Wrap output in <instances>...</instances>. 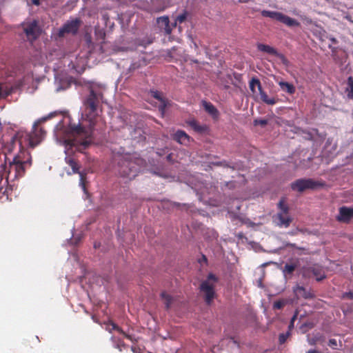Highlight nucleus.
<instances>
[{
    "label": "nucleus",
    "mask_w": 353,
    "mask_h": 353,
    "mask_svg": "<svg viewBox=\"0 0 353 353\" xmlns=\"http://www.w3.org/2000/svg\"><path fill=\"white\" fill-rule=\"evenodd\" d=\"M105 90L104 85L92 83L89 88V93L83 99L81 117L78 123H72L70 117H68L66 123L60 121L54 130L57 142L65 147V162L72 170V172L68 174H79V185L84 192L85 187L83 174L79 171L77 163L70 155L75 151L83 152L93 143L95 132L97 130L96 125L102 112Z\"/></svg>",
    "instance_id": "nucleus-1"
},
{
    "label": "nucleus",
    "mask_w": 353,
    "mask_h": 353,
    "mask_svg": "<svg viewBox=\"0 0 353 353\" xmlns=\"http://www.w3.org/2000/svg\"><path fill=\"white\" fill-rule=\"evenodd\" d=\"M57 114V112H50L47 116L37 120L32 126V132L30 133L25 131L18 132L12 138L13 142H18L20 147L30 146L34 148L44 138L46 132L42 128H39V125L51 119Z\"/></svg>",
    "instance_id": "nucleus-2"
},
{
    "label": "nucleus",
    "mask_w": 353,
    "mask_h": 353,
    "mask_svg": "<svg viewBox=\"0 0 353 353\" xmlns=\"http://www.w3.org/2000/svg\"><path fill=\"white\" fill-rule=\"evenodd\" d=\"M114 161L117 162L119 174L129 179H134L141 170L143 160L136 158L134 155L125 154L115 156Z\"/></svg>",
    "instance_id": "nucleus-3"
},
{
    "label": "nucleus",
    "mask_w": 353,
    "mask_h": 353,
    "mask_svg": "<svg viewBox=\"0 0 353 353\" xmlns=\"http://www.w3.org/2000/svg\"><path fill=\"white\" fill-rule=\"evenodd\" d=\"M30 164L31 159L29 156H28L26 160L21 159L20 156L14 157L12 161L10 162L8 170H4V173L1 175L0 174V192L7 183L8 179L14 180L21 177L25 172L26 167L30 165Z\"/></svg>",
    "instance_id": "nucleus-4"
},
{
    "label": "nucleus",
    "mask_w": 353,
    "mask_h": 353,
    "mask_svg": "<svg viewBox=\"0 0 353 353\" xmlns=\"http://www.w3.org/2000/svg\"><path fill=\"white\" fill-rule=\"evenodd\" d=\"M124 123L129 125V131L130 132L131 138L136 140L137 142H141L145 140V137L143 135V131L141 128H133V126L138 121V116L132 112H128L123 115Z\"/></svg>",
    "instance_id": "nucleus-5"
},
{
    "label": "nucleus",
    "mask_w": 353,
    "mask_h": 353,
    "mask_svg": "<svg viewBox=\"0 0 353 353\" xmlns=\"http://www.w3.org/2000/svg\"><path fill=\"white\" fill-rule=\"evenodd\" d=\"M217 278L213 274H209L206 280L203 281L200 285V291L208 305H210L215 296L214 284Z\"/></svg>",
    "instance_id": "nucleus-6"
},
{
    "label": "nucleus",
    "mask_w": 353,
    "mask_h": 353,
    "mask_svg": "<svg viewBox=\"0 0 353 353\" xmlns=\"http://www.w3.org/2000/svg\"><path fill=\"white\" fill-rule=\"evenodd\" d=\"M261 15L264 17H269L272 19H275L279 22L283 23L288 27H298L300 26V23L282 12L270 11V10H262Z\"/></svg>",
    "instance_id": "nucleus-7"
},
{
    "label": "nucleus",
    "mask_w": 353,
    "mask_h": 353,
    "mask_svg": "<svg viewBox=\"0 0 353 353\" xmlns=\"http://www.w3.org/2000/svg\"><path fill=\"white\" fill-rule=\"evenodd\" d=\"M317 183L310 179H301L295 181L291 184L293 190L303 192L307 189H314Z\"/></svg>",
    "instance_id": "nucleus-8"
},
{
    "label": "nucleus",
    "mask_w": 353,
    "mask_h": 353,
    "mask_svg": "<svg viewBox=\"0 0 353 353\" xmlns=\"http://www.w3.org/2000/svg\"><path fill=\"white\" fill-rule=\"evenodd\" d=\"M80 20L78 19L68 21L59 30V36L63 37L66 33L75 34L79 28Z\"/></svg>",
    "instance_id": "nucleus-9"
},
{
    "label": "nucleus",
    "mask_w": 353,
    "mask_h": 353,
    "mask_svg": "<svg viewBox=\"0 0 353 353\" xmlns=\"http://www.w3.org/2000/svg\"><path fill=\"white\" fill-rule=\"evenodd\" d=\"M87 63V58L84 56L79 55L74 58V60L71 59L68 63V67L77 73H81L83 72Z\"/></svg>",
    "instance_id": "nucleus-10"
},
{
    "label": "nucleus",
    "mask_w": 353,
    "mask_h": 353,
    "mask_svg": "<svg viewBox=\"0 0 353 353\" xmlns=\"http://www.w3.org/2000/svg\"><path fill=\"white\" fill-rule=\"evenodd\" d=\"M23 30L28 39L30 41L35 40L39 35V27L36 21L26 25Z\"/></svg>",
    "instance_id": "nucleus-11"
},
{
    "label": "nucleus",
    "mask_w": 353,
    "mask_h": 353,
    "mask_svg": "<svg viewBox=\"0 0 353 353\" xmlns=\"http://www.w3.org/2000/svg\"><path fill=\"white\" fill-rule=\"evenodd\" d=\"M276 225L280 228H287L292 221V218L289 213H277L274 217Z\"/></svg>",
    "instance_id": "nucleus-12"
},
{
    "label": "nucleus",
    "mask_w": 353,
    "mask_h": 353,
    "mask_svg": "<svg viewBox=\"0 0 353 353\" xmlns=\"http://www.w3.org/2000/svg\"><path fill=\"white\" fill-rule=\"evenodd\" d=\"M336 218L339 221L348 222L350 219H353V208H340L339 213Z\"/></svg>",
    "instance_id": "nucleus-13"
},
{
    "label": "nucleus",
    "mask_w": 353,
    "mask_h": 353,
    "mask_svg": "<svg viewBox=\"0 0 353 353\" xmlns=\"http://www.w3.org/2000/svg\"><path fill=\"white\" fill-rule=\"evenodd\" d=\"M157 23L159 27L164 31V32L169 35L172 33V28L170 24L169 17L168 16H163L157 19Z\"/></svg>",
    "instance_id": "nucleus-14"
},
{
    "label": "nucleus",
    "mask_w": 353,
    "mask_h": 353,
    "mask_svg": "<svg viewBox=\"0 0 353 353\" xmlns=\"http://www.w3.org/2000/svg\"><path fill=\"white\" fill-rule=\"evenodd\" d=\"M151 96L159 101V110L161 114H164L168 101L162 96V93L157 90H150Z\"/></svg>",
    "instance_id": "nucleus-15"
},
{
    "label": "nucleus",
    "mask_w": 353,
    "mask_h": 353,
    "mask_svg": "<svg viewBox=\"0 0 353 353\" xmlns=\"http://www.w3.org/2000/svg\"><path fill=\"white\" fill-rule=\"evenodd\" d=\"M173 139L182 145H187L190 142V137L183 131L179 130L173 134Z\"/></svg>",
    "instance_id": "nucleus-16"
},
{
    "label": "nucleus",
    "mask_w": 353,
    "mask_h": 353,
    "mask_svg": "<svg viewBox=\"0 0 353 353\" xmlns=\"http://www.w3.org/2000/svg\"><path fill=\"white\" fill-rule=\"evenodd\" d=\"M202 105L204 110L213 118L217 119L219 113L216 108L210 102L206 101H202Z\"/></svg>",
    "instance_id": "nucleus-17"
},
{
    "label": "nucleus",
    "mask_w": 353,
    "mask_h": 353,
    "mask_svg": "<svg viewBox=\"0 0 353 353\" xmlns=\"http://www.w3.org/2000/svg\"><path fill=\"white\" fill-rule=\"evenodd\" d=\"M308 270L316 278V281H321L325 277V272L320 266L313 265L310 267Z\"/></svg>",
    "instance_id": "nucleus-18"
},
{
    "label": "nucleus",
    "mask_w": 353,
    "mask_h": 353,
    "mask_svg": "<svg viewBox=\"0 0 353 353\" xmlns=\"http://www.w3.org/2000/svg\"><path fill=\"white\" fill-rule=\"evenodd\" d=\"M278 84L280 86L281 90L288 94H292L296 91L295 87L290 83L280 81L278 82Z\"/></svg>",
    "instance_id": "nucleus-19"
},
{
    "label": "nucleus",
    "mask_w": 353,
    "mask_h": 353,
    "mask_svg": "<svg viewBox=\"0 0 353 353\" xmlns=\"http://www.w3.org/2000/svg\"><path fill=\"white\" fill-rule=\"evenodd\" d=\"M257 49L261 52H263L267 54H272L274 56H276V54H277L278 52V51L274 48L263 43H258Z\"/></svg>",
    "instance_id": "nucleus-20"
},
{
    "label": "nucleus",
    "mask_w": 353,
    "mask_h": 353,
    "mask_svg": "<svg viewBox=\"0 0 353 353\" xmlns=\"http://www.w3.org/2000/svg\"><path fill=\"white\" fill-rule=\"evenodd\" d=\"M189 125L196 132H204L207 130V127L205 125H200L195 120H190L188 122Z\"/></svg>",
    "instance_id": "nucleus-21"
},
{
    "label": "nucleus",
    "mask_w": 353,
    "mask_h": 353,
    "mask_svg": "<svg viewBox=\"0 0 353 353\" xmlns=\"http://www.w3.org/2000/svg\"><path fill=\"white\" fill-rule=\"evenodd\" d=\"M345 93L347 99L353 101V77L347 78Z\"/></svg>",
    "instance_id": "nucleus-22"
},
{
    "label": "nucleus",
    "mask_w": 353,
    "mask_h": 353,
    "mask_svg": "<svg viewBox=\"0 0 353 353\" xmlns=\"http://www.w3.org/2000/svg\"><path fill=\"white\" fill-rule=\"evenodd\" d=\"M295 294L298 296H302L305 299H308L312 296L311 293L306 290L303 286H296L294 290Z\"/></svg>",
    "instance_id": "nucleus-23"
},
{
    "label": "nucleus",
    "mask_w": 353,
    "mask_h": 353,
    "mask_svg": "<svg viewBox=\"0 0 353 353\" xmlns=\"http://www.w3.org/2000/svg\"><path fill=\"white\" fill-rule=\"evenodd\" d=\"M161 297L163 301L166 309L170 308L172 305L173 301H174V298L165 292H162L161 293Z\"/></svg>",
    "instance_id": "nucleus-24"
},
{
    "label": "nucleus",
    "mask_w": 353,
    "mask_h": 353,
    "mask_svg": "<svg viewBox=\"0 0 353 353\" xmlns=\"http://www.w3.org/2000/svg\"><path fill=\"white\" fill-rule=\"evenodd\" d=\"M249 86H250V89L252 93L256 92L255 87H257L259 91L261 90L262 88L261 83L259 79H257L256 77H252L251 79V80L250 81V83H249Z\"/></svg>",
    "instance_id": "nucleus-25"
},
{
    "label": "nucleus",
    "mask_w": 353,
    "mask_h": 353,
    "mask_svg": "<svg viewBox=\"0 0 353 353\" xmlns=\"http://www.w3.org/2000/svg\"><path fill=\"white\" fill-rule=\"evenodd\" d=\"M261 99L268 105H274L276 103V101L273 98H269L267 94L261 88V90L259 91Z\"/></svg>",
    "instance_id": "nucleus-26"
},
{
    "label": "nucleus",
    "mask_w": 353,
    "mask_h": 353,
    "mask_svg": "<svg viewBox=\"0 0 353 353\" xmlns=\"http://www.w3.org/2000/svg\"><path fill=\"white\" fill-rule=\"evenodd\" d=\"M105 330L110 332H111L112 330H117L128 337V335L125 334V333L118 325L112 322L105 323Z\"/></svg>",
    "instance_id": "nucleus-27"
},
{
    "label": "nucleus",
    "mask_w": 353,
    "mask_h": 353,
    "mask_svg": "<svg viewBox=\"0 0 353 353\" xmlns=\"http://www.w3.org/2000/svg\"><path fill=\"white\" fill-rule=\"evenodd\" d=\"M296 268L295 264L286 263L283 268V273L286 276L288 274H291Z\"/></svg>",
    "instance_id": "nucleus-28"
},
{
    "label": "nucleus",
    "mask_w": 353,
    "mask_h": 353,
    "mask_svg": "<svg viewBox=\"0 0 353 353\" xmlns=\"http://www.w3.org/2000/svg\"><path fill=\"white\" fill-rule=\"evenodd\" d=\"M278 208L279 210V212L277 213H289V208L288 205L285 203L283 199H281L278 203Z\"/></svg>",
    "instance_id": "nucleus-29"
},
{
    "label": "nucleus",
    "mask_w": 353,
    "mask_h": 353,
    "mask_svg": "<svg viewBox=\"0 0 353 353\" xmlns=\"http://www.w3.org/2000/svg\"><path fill=\"white\" fill-rule=\"evenodd\" d=\"M291 332L290 330H288L285 333H281L279 334V341L281 344L284 343L288 338L290 336Z\"/></svg>",
    "instance_id": "nucleus-30"
},
{
    "label": "nucleus",
    "mask_w": 353,
    "mask_h": 353,
    "mask_svg": "<svg viewBox=\"0 0 353 353\" xmlns=\"http://www.w3.org/2000/svg\"><path fill=\"white\" fill-rule=\"evenodd\" d=\"M188 17V12L184 11L183 13L178 15L176 18V23H183Z\"/></svg>",
    "instance_id": "nucleus-31"
},
{
    "label": "nucleus",
    "mask_w": 353,
    "mask_h": 353,
    "mask_svg": "<svg viewBox=\"0 0 353 353\" xmlns=\"http://www.w3.org/2000/svg\"><path fill=\"white\" fill-rule=\"evenodd\" d=\"M276 57H277L281 62L285 65L288 66L290 65V61L287 59V58L281 53L277 52V54H276Z\"/></svg>",
    "instance_id": "nucleus-32"
},
{
    "label": "nucleus",
    "mask_w": 353,
    "mask_h": 353,
    "mask_svg": "<svg viewBox=\"0 0 353 353\" xmlns=\"http://www.w3.org/2000/svg\"><path fill=\"white\" fill-rule=\"evenodd\" d=\"M284 304H285L284 301H277L274 303L273 307L274 309L279 310L283 307Z\"/></svg>",
    "instance_id": "nucleus-33"
},
{
    "label": "nucleus",
    "mask_w": 353,
    "mask_h": 353,
    "mask_svg": "<svg viewBox=\"0 0 353 353\" xmlns=\"http://www.w3.org/2000/svg\"><path fill=\"white\" fill-rule=\"evenodd\" d=\"M328 345L334 350L337 349V341L335 339H331L329 340Z\"/></svg>",
    "instance_id": "nucleus-34"
},
{
    "label": "nucleus",
    "mask_w": 353,
    "mask_h": 353,
    "mask_svg": "<svg viewBox=\"0 0 353 353\" xmlns=\"http://www.w3.org/2000/svg\"><path fill=\"white\" fill-rule=\"evenodd\" d=\"M254 123L255 125L265 126L268 123V121L265 119H255Z\"/></svg>",
    "instance_id": "nucleus-35"
},
{
    "label": "nucleus",
    "mask_w": 353,
    "mask_h": 353,
    "mask_svg": "<svg viewBox=\"0 0 353 353\" xmlns=\"http://www.w3.org/2000/svg\"><path fill=\"white\" fill-rule=\"evenodd\" d=\"M297 318V314H294L293 315V316L291 318V320H290V323L288 325V330H290L291 332V330L294 328V321Z\"/></svg>",
    "instance_id": "nucleus-36"
},
{
    "label": "nucleus",
    "mask_w": 353,
    "mask_h": 353,
    "mask_svg": "<svg viewBox=\"0 0 353 353\" xmlns=\"http://www.w3.org/2000/svg\"><path fill=\"white\" fill-rule=\"evenodd\" d=\"M342 298L343 299H348L352 300L353 299V292H346L343 294Z\"/></svg>",
    "instance_id": "nucleus-37"
},
{
    "label": "nucleus",
    "mask_w": 353,
    "mask_h": 353,
    "mask_svg": "<svg viewBox=\"0 0 353 353\" xmlns=\"http://www.w3.org/2000/svg\"><path fill=\"white\" fill-rule=\"evenodd\" d=\"M214 165H221V166H223V167H229V168H232V169H234L235 167L233 165V166H230L228 164V163L226 161H219V162H216L214 163Z\"/></svg>",
    "instance_id": "nucleus-38"
},
{
    "label": "nucleus",
    "mask_w": 353,
    "mask_h": 353,
    "mask_svg": "<svg viewBox=\"0 0 353 353\" xmlns=\"http://www.w3.org/2000/svg\"><path fill=\"white\" fill-rule=\"evenodd\" d=\"M168 152V148H165V149L161 150L160 151H157V154L158 155H159V156H162V155H163V154H166Z\"/></svg>",
    "instance_id": "nucleus-39"
},
{
    "label": "nucleus",
    "mask_w": 353,
    "mask_h": 353,
    "mask_svg": "<svg viewBox=\"0 0 353 353\" xmlns=\"http://www.w3.org/2000/svg\"><path fill=\"white\" fill-rule=\"evenodd\" d=\"M81 241V236H78L75 237L73 240H71L72 243L77 245Z\"/></svg>",
    "instance_id": "nucleus-40"
},
{
    "label": "nucleus",
    "mask_w": 353,
    "mask_h": 353,
    "mask_svg": "<svg viewBox=\"0 0 353 353\" xmlns=\"http://www.w3.org/2000/svg\"><path fill=\"white\" fill-rule=\"evenodd\" d=\"M6 94H8V93L3 90V86L0 85V97H4Z\"/></svg>",
    "instance_id": "nucleus-41"
},
{
    "label": "nucleus",
    "mask_w": 353,
    "mask_h": 353,
    "mask_svg": "<svg viewBox=\"0 0 353 353\" xmlns=\"http://www.w3.org/2000/svg\"><path fill=\"white\" fill-rule=\"evenodd\" d=\"M166 159L170 162H172L173 161L172 154V153L168 154L166 156Z\"/></svg>",
    "instance_id": "nucleus-42"
},
{
    "label": "nucleus",
    "mask_w": 353,
    "mask_h": 353,
    "mask_svg": "<svg viewBox=\"0 0 353 353\" xmlns=\"http://www.w3.org/2000/svg\"><path fill=\"white\" fill-rule=\"evenodd\" d=\"M31 1H32V3H33V4H34V5H36V6H39V3H39V1H40V0H31Z\"/></svg>",
    "instance_id": "nucleus-43"
},
{
    "label": "nucleus",
    "mask_w": 353,
    "mask_h": 353,
    "mask_svg": "<svg viewBox=\"0 0 353 353\" xmlns=\"http://www.w3.org/2000/svg\"><path fill=\"white\" fill-rule=\"evenodd\" d=\"M307 353H321L316 350H310Z\"/></svg>",
    "instance_id": "nucleus-44"
},
{
    "label": "nucleus",
    "mask_w": 353,
    "mask_h": 353,
    "mask_svg": "<svg viewBox=\"0 0 353 353\" xmlns=\"http://www.w3.org/2000/svg\"><path fill=\"white\" fill-rule=\"evenodd\" d=\"M258 283H259V285H259V287H260V288H263L262 281H261V280H259V281H258Z\"/></svg>",
    "instance_id": "nucleus-45"
},
{
    "label": "nucleus",
    "mask_w": 353,
    "mask_h": 353,
    "mask_svg": "<svg viewBox=\"0 0 353 353\" xmlns=\"http://www.w3.org/2000/svg\"><path fill=\"white\" fill-rule=\"evenodd\" d=\"M115 347L119 349L120 351L121 350V344L120 343H118Z\"/></svg>",
    "instance_id": "nucleus-46"
},
{
    "label": "nucleus",
    "mask_w": 353,
    "mask_h": 353,
    "mask_svg": "<svg viewBox=\"0 0 353 353\" xmlns=\"http://www.w3.org/2000/svg\"><path fill=\"white\" fill-rule=\"evenodd\" d=\"M177 23H176V21H174V23L173 24H172L171 27L172 28V27H175V26H176V24H177Z\"/></svg>",
    "instance_id": "nucleus-47"
},
{
    "label": "nucleus",
    "mask_w": 353,
    "mask_h": 353,
    "mask_svg": "<svg viewBox=\"0 0 353 353\" xmlns=\"http://www.w3.org/2000/svg\"><path fill=\"white\" fill-rule=\"evenodd\" d=\"M288 245L292 248H295V244H293V243H290Z\"/></svg>",
    "instance_id": "nucleus-48"
},
{
    "label": "nucleus",
    "mask_w": 353,
    "mask_h": 353,
    "mask_svg": "<svg viewBox=\"0 0 353 353\" xmlns=\"http://www.w3.org/2000/svg\"><path fill=\"white\" fill-rule=\"evenodd\" d=\"M331 40L332 42H336V39L334 38H332Z\"/></svg>",
    "instance_id": "nucleus-49"
},
{
    "label": "nucleus",
    "mask_w": 353,
    "mask_h": 353,
    "mask_svg": "<svg viewBox=\"0 0 353 353\" xmlns=\"http://www.w3.org/2000/svg\"><path fill=\"white\" fill-rule=\"evenodd\" d=\"M56 90H57V91H59V90H61V88L59 87V88H57V89H56Z\"/></svg>",
    "instance_id": "nucleus-50"
},
{
    "label": "nucleus",
    "mask_w": 353,
    "mask_h": 353,
    "mask_svg": "<svg viewBox=\"0 0 353 353\" xmlns=\"http://www.w3.org/2000/svg\"><path fill=\"white\" fill-rule=\"evenodd\" d=\"M199 191L201 192V194H204L205 193V192L203 190H199Z\"/></svg>",
    "instance_id": "nucleus-51"
}]
</instances>
